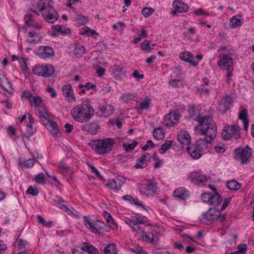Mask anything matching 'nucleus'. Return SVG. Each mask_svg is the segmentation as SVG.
I'll return each mask as SVG.
<instances>
[{"instance_id":"24","label":"nucleus","mask_w":254,"mask_h":254,"mask_svg":"<svg viewBox=\"0 0 254 254\" xmlns=\"http://www.w3.org/2000/svg\"><path fill=\"white\" fill-rule=\"evenodd\" d=\"M239 119L243 123L244 129L247 130L249 127V120L248 119V110L246 108H244L241 110L239 115Z\"/></svg>"},{"instance_id":"39","label":"nucleus","mask_w":254,"mask_h":254,"mask_svg":"<svg viewBox=\"0 0 254 254\" xmlns=\"http://www.w3.org/2000/svg\"><path fill=\"white\" fill-rule=\"evenodd\" d=\"M74 21L76 22V24L79 26L86 24L88 21V18L87 16L79 14L76 15L74 18Z\"/></svg>"},{"instance_id":"33","label":"nucleus","mask_w":254,"mask_h":254,"mask_svg":"<svg viewBox=\"0 0 254 254\" xmlns=\"http://www.w3.org/2000/svg\"><path fill=\"white\" fill-rule=\"evenodd\" d=\"M222 201V197L218 193H215V194H211L209 204L213 205L216 207L218 206Z\"/></svg>"},{"instance_id":"32","label":"nucleus","mask_w":254,"mask_h":254,"mask_svg":"<svg viewBox=\"0 0 254 254\" xmlns=\"http://www.w3.org/2000/svg\"><path fill=\"white\" fill-rule=\"evenodd\" d=\"M105 227V224L103 221L97 220L93 222V227L91 228V231L92 232L95 234H98L99 233V229H104L105 231H108V230L104 229Z\"/></svg>"},{"instance_id":"16","label":"nucleus","mask_w":254,"mask_h":254,"mask_svg":"<svg viewBox=\"0 0 254 254\" xmlns=\"http://www.w3.org/2000/svg\"><path fill=\"white\" fill-rule=\"evenodd\" d=\"M151 156L148 153L141 155L136 160L134 167L137 169H142L146 167L150 162Z\"/></svg>"},{"instance_id":"8","label":"nucleus","mask_w":254,"mask_h":254,"mask_svg":"<svg viewBox=\"0 0 254 254\" xmlns=\"http://www.w3.org/2000/svg\"><path fill=\"white\" fill-rule=\"evenodd\" d=\"M37 7L39 11L34 9H30V11L39 15L40 13L42 15H45L48 11H53L55 9L52 0H39L37 2Z\"/></svg>"},{"instance_id":"44","label":"nucleus","mask_w":254,"mask_h":254,"mask_svg":"<svg viewBox=\"0 0 254 254\" xmlns=\"http://www.w3.org/2000/svg\"><path fill=\"white\" fill-rule=\"evenodd\" d=\"M79 34L81 35L90 36L97 34V32L94 30H91L87 27H84L80 29Z\"/></svg>"},{"instance_id":"28","label":"nucleus","mask_w":254,"mask_h":254,"mask_svg":"<svg viewBox=\"0 0 254 254\" xmlns=\"http://www.w3.org/2000/svg\"><path fill=\"white\" fill-rule=\"evenodd\" d=\"M102 116L107 118L112 115L114 113V107L111 105H105L100 108Z\"/></svg>"},{"instance_id":"9","label":"nucleus","mask_w":254,"mask_h":254,"mask_svg":"<svg viewBox=\"0 0 254 254\" xmlns=\"http://www.w3.org/2000/svg\"><path fill=\"white\" fill-rule=\"evenodd\" d=\"M197 132L201 135H205L206 138L210 139L212 141L217 135L216 124L212 123L208 125V126L205 127L198 128Z\"/></svg>"},{"instance_id":"61","label":"nucleus","mask_w":254,"mask_h":254,"mask_svg":"<svg viewBox=\"0 0 254 254\" xmlns=\"http://www.w3.org/2000/svg\"><path fill=\"white\" fill-rule=\"evenodd\" d=\"M133 252L137 254H147L146 251L143 250L141 247H136L133 250Z\"/></svg>"},{"instance_id":"26","label":"nucleus","mask_w":254,"mask_h":254,"mask_svg":"<svg viewBox=\"0 0 254 254\" xmlns=\"http://www.w3.org/2000/svg\"><path fill=\"white\" fill-rule=\"evenodd\" d=\"M188 111L190 116L194 121H196L199 116V109L194 104L190 105L188 108Z\"/></svg>"},{"instance_id":"63","label":"nucleus","mask_w":254,"mask_h":254,"mask_svg":"<svg viewBox=\"0 0 254 254\" xmlns=\"http://www.w3.org/2000/svg\"><path fill=\"white\" fill-rule=\"evenodd\" d=\"M193 13H195L197 15H203V14L206 15H209V14L207 12L204 11L203 10V9L201 8L194 10Z\"/></svg>"},{"instance_id":"40","label":"nucleus","mask_w":254,"mask_h":254,"mask_svg":"<svg viewBox=\"0 0 254 254\" xmlns=\"http://www.w3.org/2000/svg\"><path fill=\"white\" fill-rule=\"evenodd\" d=\"M103 252L105 254H117L116 246L114 244H110L106 246Z\"/></svg>"},{"instance_id":"29","label":"nucleus","mask_w":254,"mask_h":254,"mask_svg":"<svg viewBox=\"0 0 254 254\" xmlns=\"http://www.w3.org/2000/svg\"><path fill=\"white\" fill-rule=\"evenodd\" d=\"M44 124L52 134L56 135L60 133L58 127L56 122L53 120H51L48 123H44Z\"/></svg>"},{"instance_id":"1","label":"nucleus","mask_w":254,"mask_h":254,"mask_svg":"<svg viewBox=\"0 0 254 254\" xmlns=\"http://www.w3.org/2000/svg\"><path fill=\"white\" fill-rule=\"evenodd\" d=\"M70 114L76 121L83 123L89 121L94 116V110L90 104L84 103L73 107Z\"/></svg>"},{"instance_id":"37","label":"nucleus","mask_w":254,"mask_h":254,"mask_svg":"<svg viewBox=\"0 0 254 254\" xmlns=\"http://www.w3.org/2000/svg\"><path fill=\"white\" fill-rule=\"evenodd\" d=\"M29 103L31 107H43L44 105L42 98L40 96L33 97Z\"/></svg>"},{"instance_id":"10","label":"nucleus","mask_w":254,"mask_h":254,"mask_svg":"<svg viewBox=\"0 0 254 254\" xmlns=\"http://www.w3.org/2000/svg\"><path fill=\"white\" fill-rule=\"evenodd\" d=\"M233 104V99L230 94H226L219 102L218 110L221 114H224L229 110Z\"/></svg>"},{"instance_id":"48","label":"nucleus","mask_w":254,"mask_h":254,"mask_svg":"<svg viewBox=\"0 0 254 254\" xmlns=\"http://www.w3.org/2000/svg\"><path fill=\"white\" fill-rule=\"evenodd\" d=\"M35 131L32 126L27 125L26 132L22 135V137H25L26 138H29L35 133Z\"/></svg>"},{"instance_id":"53","label":"nucleus","mask_w":254,"mask_h":254,"mask_svg":"<svg viewBox=\"0 0 254 254\" xmlns=\"http://www.w3.org/2000/svg\"><path fill=\"white\" fill-rule=\"evenodd\" d=\"M126 27V24L122 22H118L112 26V28L114 30H118L121 29V33L123 32V28Z\"/></svg>"},{"instance_id":"12","label":"nucleus","mask_w":254,"mask_h":254,"mask_svg":"<svg viewBox=\"0 0 254 254\" xmlns=\"http://www.w3.org/2000/svg\"><path fill=\"white\" fill-rule=\"evenodd\" d=\"M36 55L41 59L45 60L53 58L55 56L53 49L49 46H40L36 51Z\"/></svg>"},{"instance_id":"45","label":"nucleus","mask_w":254,"mask_h":254,"mask_svg":"<svg viewBox=\"0 0 254 254\" xmlns=\"http://www.w3.org/2000/svg\"><path fill=\"white\" fill-rule=\"evenodd\" d=\"M227 187L229 190H237L241 188V185L236 180H232L227 182Z\"/></svg>"},{"instance_id":"3","label":"nucleus","mask_w":254,"mask_h":254,"mask_svg":"<svg viewBox=\"0 0 254 254\" xmlns=\"http://www.w3.org/2000/svg\"><path fill=\"white\" fill-rule=\"evenodd\" d=\"M226 219V215L221 214V211L215 207L210 208L206 213H203L200 220L205 224L211 223L215 220L223 222Z\"/></svg>"},{"instance_id":"31","label":"nucleus","mask_w":254,"mask_h":254,"mask_svg":"<svg viewBox=\"0 0 254 254\" xmlns=\"http://www.w3.org/2000/svg\"><path fill=\"white\" fill-rule=\"evenodd\" d=\"M196 121L199 123L202 127H205L208 126V125L215 123L212 121L209 116H199Z\"/></svg>"},{"instance_id":"17","label":"nucleus","mask_w":254,"mask_h":254,"mask_svg":"<svg viewBox=\"0 0 254 254\" xmlns=\"http://www.w3.org/2000/svg\"><path fill=\"white\" fill-rule=\"evenodd\" d=\"M173 6L175 9L172 11V14L173 15H176L177 12L179 13L186 12L189 9L188 5L181 0H176L174 1Z\"/></svg>"},{"instance_id":"2","label":"nucleus","mask_w":254,"mask_h":254,"mask_svg":"<svg viewBox=\"0 0 254 254\" xmlns=\"http://www.w3.org/2000/svg\"><path fill=\"white\" fill-rule=\"evenodd\" d=\"M114 144L115 140L112 138L92 140L90 143L92 149L96 153L101 155L108 154L111 152Z\"/></svg>"},{"instance_id":"6","label":"nucleus","mask_w":254,"mask_h":254,"mask_svg":"<svg viewBox=\"0 0 254 254\" xmlns=\"http://www.w3.org/2000/svg\"><path fill=\"white\" fill-rule=\"evenodd\" d=\"M55 72V68L51 64L36 65L33 69L34 74L44 77H49L53 75Z\"/></svg>"},{"instance_id":"36","label":"nucleus","mask_w":254,"mask_h":254,"mask_svg":"<svg viewBox=\"0 0 254 254\" xmlns=\"http://www.w3.org/2000/svg\"><path fill=\"white\" fill-rule=\"evenodd\" d=\"M230 22L231 23V27L236 28L243 24L244 19L242 18L240 15H235L230 19Z\"/></svg>"},{"instance_id":"21","label":"nucleus","mask_w":254,"mask_h":254,"mask_svg":"<svg viewBox=\"0 0 254 254\" xmlns=\"http://www.w3.org/2000/svg\"><path fill=\"white\" fill-rule=\"evenodd\" d=\"M54 201L58 207L66 212L68 214L71 215L73 213L72 210L67 206L66 202L64 199L56 196L54 199Z\"/></svg>"},{"instance_id":"50","label":"nucleus","mask_w":254,"mask_h":254,"mask_svg":"<svg viewBox=\"0 0 254 254\" xmlns=\"http://www.w3.org/2000/svg\"><path fill=\"white\" fill-rule=\"evenodd\" d=\"M150 101L148 97L146 96L144 99L139 103V107L141 110L150 108Z\"/></svg>"},{"instance_id":"64","label":"nucleus","mask_w":254,"mask_h":254,"mask_svg":"<svg viewBox=\"0 0 254 254\" xmlns=\"http://www.w3.org/2000/svg\"><path fill=\"white\" fill-rule=\"evenodd\" d=\"M23 96L28 99L29 102L33 97L32 93L29 91H24L23 92Z\"/></svg>"},{"instance_id":"42","label":"nucleus","mask_w":254,"mask_h":254,"mask_svg":"<svg viewBox=\"0 0 254 254\" xmlns=\"http://www.w3.org/2000/svg\"><path fill=\"white\" fill-rule=\"evenodd\" d=\"M121 98L123 100L124 102H127L130 100H135V99L136 98V95L134 93L126 92L122 94L121 96Z\"/></svg>"},{"instance_id":"19","label":"nucleus","mask_w":254,"mask_h":254,"mask_svg":"<svg viewBox=\"0 0 254 254\" xmlns=\"http://www.w3.org/2000/svg\"><path fill=\"white\" fill-rule=\"evenodd\" d=\"M82 131H86L92 134H95L98 132L99 126L93 123H90L82 126L80 127Z\"/></svg>"},{"instance_id":"57","label":"nucleus","mask_w":254,"mask_h":254,"mask_svg":"<svg viewBox=\"0 0 254 254\" xmlns=\"http://www.w3.org/2000/svg\"><path fill=\"white\" fill-rule=\"evenodd\" d=\"M169 84L174 88H178L181 85V83L179 79H170Z\"/></svg>"},{"instance_id":"25","label":"nucleus","mask_w":254,"mask_h":254,"mask_svg":"<svg viewBox=\"0 0 254 254\" xmlns=\"http://www.w3.org/2000/svg\"><path fill=\"white\" fill-rule=\"evenodd\" d=\"M122 185L123 183L118 178L109 180L107 184L108 188L110 189H114L116 191L120 190Z\"/></svg>"},{"instance_id":"58","label":"nucleus","mask_w":254,"mask_h":254,"mask_svg":"<svg viewBox=\"0 0 254 254\" xmlns=\"http://www.w3.org/2000/svg\"><path fill=\"white\" fill-rule=\"evenodd\" d=\"M196 92L200 95H208L209 90L206 87H198L196 88Z\"/></svg>"},{"instance_id":"59","label":"nucleus","mask_w":254,"mask_h":254,"mask_svg":"<svg viewBox=\"0 0 254 254\" xmlns=\"http://www.w3.org/2000/svg\"><path fill=\"white\" fill-rule=\"evenodd\" d=\"M247 246L246 244H243L242 246H239L238 251H236L238 254H246L247 252Z\"/></svg>"},{"instance_id":"23","label":"nucleus","mask_w":254,"mask_h":254,"mask_svg":"<svg viewBox=\"0 0 254 254\" xmlns=\"http://www.w3.org/2000/svg\"><path fill=\"white\" fill-rule=\"evenodd\" d=\"M80 249L89 254H98L99 251L93 245L89 243L83 242L81 244Z\"/></svg>"},{"instance_id":"55","label":"nucleus","mask_w":254,"mask_h":254,"mask_svg":"<svg viewBox=\"0 0 254 254\" xmlns=\"http://www.w3.org/2000/svg\"><path fill=\"white\" fill-rule=\"evenodd\" d=\"M212 192H206L202 194L201 199L203 202L209 204Z\"/></svg>"},{"instance_id":"14","label":"nucleus","mask_w":254,"mask_h":254,"mask_svg":"<svg viewBox=\"0 0 254 254\" xmlns=\"http://www.w3.org/2000/svg\"><path fill=\"white\" fill-rule=\"evenodd\" d=\"M180 118V116L177 112H171L165 116L164 125L168 127H172L178 122Z\"/></svg>"},{"instance_id":"43","label":"nucleus","mask_w":254,"mask_h":254,"mask_svg":"<svg viewBox=\"0 0 254 254\" xmlns=\"http://www.w3.org/2000/svg\"><path fill=\"white\" fill-rule=\"evenodd\" d=\"M24 20L26 25L33 27H36L38 23L33 19L32 14L28 13L24 17Z\"/></svg>"},{"instance_id":"49","label":"nucleus","mask_w":254,"mask_h":254,"mask_svg":"<svg viewBox=\"0 0 254 254\" xmlns=\"http://www.w3.org/2000/svg\"><path fill=\"white\" fill-rule=\"evenodd\" d=\"M39 117L45 123H48L52 119L47 112L40 111L39 112Z\"/></svg>"},{"instance_id":"52","label":"nucleus","mask_w":254,"mask_h":254,"mask_svg":"<svg viewBox=\"0 0 254 254\" xmlns=\"http://www.w3.org/2000/svg\"><path fill=\"white\" fill-rule=\"evenodd\" d=\"M154 12V9L151 7H145L142 10V14L146 17L150 16Z\"/></svg>"},{"instance_id":"5","label":"nucleus","mask_w":254,"mask_h":254,"mask_svg":"<svg viewBox=\"0 0 254 254\" xmlns=\"http://www.w3.org/2000/svg\"><path fill=\"white\" fill-rule=\"evenodd\" d=\"M221 135L224 140H229L233 137L235 139H238L241 137L240 127L238 124L225 126L222 131Z\"/></svg>"},{"instance_id":"35","label":"nucleus","mask_w":254,"mask_h":254,"mask_svg":"<svg viewBox=\"0 0 254 254\" xmlns=\"http://www.w3.org/2000/svg\"><path fill=\"white\" fill-rule=\"evenodd\" d=\"M154 44H152L150 41L145 40L141 44V49L145 53H150L154 49Z\"/></svg>"},{"instance_id":"4","label":"nucleus","mask_w":254,"mask_h":254,"mask_svg":"<svg viewBox=\"0 0 254 254\" xmlns=\"http://www.w3.org/2000/svg\"><path fill=\"white\" fill-rule=\"evenodd\" d=\"M252 149L247 145L244 148H237L235 150V159L240 160L242 164H247L251 160Z\"/></svg>"},{"instance_id":"56","label":"nucleus","mask_w":254,"mask_h":254,"mask_svg":"<svg viewBox=\"0 0 254 254\" xmlns=\"http://www.w3.org/2000/svg\"><path fill=\"white\" fill-rule=\"evenodd\" d=\"M83 221L85 226L87 228L90 229L91 230V228L93 227V222L90 221L88 217L85 216L83 217Z\"/></svg>"},{"instance_id":"22","label":"nucleus","mask_w":254,"mask_h":254,"mask_svg":"<svg viewBox=\"0 0 254 254\" xmlns=\"http://www.w3.org/2000/svg\"><path fill=\"white\" fill-rule=\"evenodd\" d=\"M187 151L193 159H197L201 156L200 149L195 144H189Z\"/></svg>"},{"instance_id":"51","label":"nucleus","mask_w":254,"mask_h":254,"mask_svg":"<svg viewBox=\"0 0 254 254\" xmlns=\"http://www.w3.org/2000/svg\"><path fill=\"white\" fill-rule=\"evenodd\" d=\"M35 181L38 184L41 185H45L46 184V180L44 174L43 173H40L35 176Z\"/></svg>"},{"instance_id":"38","label":"nucleus","mask_w":254,"mask_h":254,"mask_svg":"<svg viewBox=\"0 0 254 254\" xmlns=\"http://www.w3.org/2000/svg\"><path fill=\"white\" fill-rule=\"evenodd\" d=\"M154 137L157 140H161L165 136V131L161 127L154 128L153 131Z\"/></svg>"},{"instance_id":"62","label":"nucleus","mask_w":254,"mask_h":254,"mask_svg":"<svg viewBox=\"0 0 254 254\" xmlns=\"http://www.w3.org/2000/svg\"><path fill=\"white\" fill-rule=\"evenodd\" d=\"M35 162V161L34 159H28L25 162V163L24 164V166H26L27 168H31L34 165Z\"/></svg>"},{"instance_id":"18","label":"nucleus","mask_w":254,"mask_h":254,"mask_svg":"<svg viewBox=\"0 0 254 254\" xmlns=\"http://www.w3.org/2000/svg\"><path fill=\"white\" fill-rule=\"evenodd\" d=\"M180 59L183 61L189 63L194 66H196L198 63L194 61V57L192 54L189 51L181 52L179 55Z\"/></svg>"},{"instance_id":"20","label":"nucleus","mask_w":254,"mask_h":254,"mask_svg":"<svg viewBox=\"0 0 254 254\" xmlns=\"http://www.w3.org/2000/svg\"><path fill=\"white\" fill-rule=\"evenodd\" d=\"M173 195L179 200H184L189 197V191L185 188L181 187L174 191Z\"/></svg>"},{"instance_id":"11","label":"nucleus","mask_w":254,"mask_h":254,"mask_svg":"<svg viewBox=\"0 0 254 254\" xmlns=\"http://www.w3.org/2000/svg\"><path fill=\"white\" fill-rule=\"evenodd\" d=\"M217 64L218 66L223 70H230V68L233 65V59L232 56L229 54L220 55Z\"/></svg>"},{"instance_id":"41","label":"nucleus","mask_w":254,"mask_h":254,"mask_svg":"<svg viewBox=\"0 0 254 254\" xmlns=\"http://www.w3.org/2000/svg\"><path fill=\"white\" fill-rule=\"evenodd\" d=\"M53 28L55 31L61 33L62 34H66L70 32V29L64 25H56L53 26Z\"/></svg>"},{"instance_id":"34","label":"nucleus","mask_w":254,"mask_h":254,"mask_svg":"<svg viewBox=\"0 0 254 254\" xmlns=\"http://www.w3.org/2000/svg\"><path fill=\"white\" fill-rule=\"evenodd\" d=\"M86 49L84 46L79 44H75L73 50V54L77 58H80L85 54Z\"/></svg>"},{"instance_id":"54","label":"nucleus","mask_w":254,"mask_h":254,"mask_svg":"<svg viewBox=\"0 0 254 254\" xmlns=\"http://www.w3.org/2000/svg\"><path fill=\"white\" fill-rule=\"evenodd\" d=\"M26 193L33 196H37L39 193V190L36 188H34L33 186H30L27 190Z\"/></svg>"},{"instance_id":"60","label":"nucleus","mask_w":254,"mask_h":254,"mask_svg":"<svg viewBox=\"0 0 254 254\" xmlns=\"http://www.w3.org/2000/svg\"><path fill=\"white\" fill-rule=\"evenodd\" d=\"M231 201V198H225L224 199L223 203L222 204V205L221 206V210L222 211L226 209V208L229 205L230 202Z\"/></svg>"},{"instance_id":"27","label":"nucleus","mask_w":254,"mask_h":254,"mask_svg":"<svg viewBox=\"0 0 254 254\" xmlns=\"http://www.w3.org/2000/svg\"><path fill=\"white\" fill-rule=\"evenodd\" d=\"M44 19L48 22L53 23L56 21L59 17V14L55 9L54 11H48L45 15H42Z\"/></svg>"},{"instance_id":"47","label":"nucleus","mask_w":254,"mask_h":254,"mask_svg":"<svg viewBox=\"0 0 254 254\" xmlns=\"http://www.w3.org/2000/svg\"><path fill=\"white\" fill-rule=\"evenodd\" d=\"M173 141L171 140H166L164 143H163L161 147L159 149V152L161 154H163L165 153V152L168 150L172 145Z\"/></svg>"},{"instance_id":"13","label":"nucleus","mask_w":254,"mask_h":254,"mask_svg":"<svg viewBox=\"0 0 254 254\" xmlns=\"http://www.w3.org/2000/svg\"><path fill=\"white\" fill-rule=\"evenodd\" d=\"M189 178L190 181L197 186H203L207 182L206 176L203 175L200 172L193 171L190 173Z\"/></svg>"},{"instance_id":"46","label":"nucleus","mask_w":254,"mask_h":254,"mask_svg":"<svg viewBox=\"0 0 254 254\" xmlns=\"http://www.w3.org/2000/svg\"><path fill=\"white\" fill-rule=\"evenodd\" d=\"M211 142L212 141H211L210 139L205 137L204 138H200L197 140L195 145L203 149L207 144L211 143Z\"/></svg>"},{"instance_id":"30","label":"nucleus","mask_w":254,"mask_h":254,"mask_svg":"<svg viewBox=\"0 0 254 254\" xmlns=\"http://www.w3.org/2000/svg\"><path fill=\"white\" fill-rule=\"evenodd\" d=\"M178 141L183 144H190V136L186 132H181L177 135Z\"/></svg>"},{"instance_id":"15","label":"nucleus","mask_w":254,"mask_h":254,"mask_svg":"<svg viewBox=\"0 0 254 254\" xmlns=\"http://www.w3.org/2000/svg\"><path fill=\"white\" fill-rule=\"evenodd\" d=\"M62 93L68 102H73L75 101V96L70 84H65L63 86Z\"/></svg>"},{"instance_id":"7","label":"nucleus","mask_w":254,"mask_h":254,"mask_svg":"<svg viewBox=\"0 0 254 254\" xmlns=\"http://www.w3.org/2000/svg\"><path fill=\"white\" fill-rule=\"evenodd\" d=\"M139 190L141 194L147 196L156 194L159 191L158 184L153 181H149L147 184H140L139 186Z\"/></svg>"}]
</instances>
